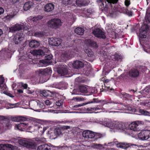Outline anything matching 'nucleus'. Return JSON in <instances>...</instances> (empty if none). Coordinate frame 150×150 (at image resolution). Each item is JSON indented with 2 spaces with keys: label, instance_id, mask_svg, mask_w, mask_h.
Wrapping results in <instances>:
<instances>
[{
  "label": "nucleus",
  "instance_id": "1",
  "mask_svg": "<svg viewBox=\"0 0 150 150\" xmlns=\"http://www.w3.org/2000/svg\"><path fill=\"white\" fill-rule=\"evenodd\" d=\"M47 23L49 27L57 29L62 25V22L59 19L54 18L50 20Z\"/></svg>",
  "mask_w": 150,
  "mask_h": 150
},
{
  "label": "nucleus",
  "instance_id": "2",
  "mask_svg": "<svg viewBox=\"0 0 150 150\" xmlns=\"http://www.w3.org/2000/svg\"><path fill=\"white\" fill-rule=\"evenodd\" d=\"M28 30V27L23 25L16 24L9 28V32L14 33L20 30Z\"/></svg>",
  "mask_w": 150,
  "mask_h": 150
},
{
  "label": "nucleus",
  "instance_id": "3",
  "mask_svg": "<svg viewBox=\"0 0 150 150\" xmlns=\"http://www.w3.org/2000/svg\"><path fill=\"white\" fill-rule=\"evenodd\" d=\"M92 33L95 37L98 38L103 39H105L106 38L104 33L99 28L94 29L93 30Z\"/></svg>",
  "mask_w": 150,
  "mask_h": 150
},
{
  "label": "nucleus",
  "instance_id": "4",
  "mask_svg": "<svg viewBox=\"0 0 150 150\" xmlns=\"http://www.w3.org/2000/svg\"><path fill=\"white\" fill-rule=\"evenodd\" d=\"M25 35L23 33H17L13 37V42L16 45H19L23 41Z\"/></svg>",
  "mask_w": 150,
  "mask_h": 150
},
{
  "label": "nucleus",
  "instance_id": "5",
  "mask_svg": "<svg viewBox=\"0 0 150 150\" xmlns=\"http://www.w3.org/2000/svg\"><path fill=\"white\" fill-rule=\"evenodd\" d=\"M115 143L117 148L125 149H126L129 147H132L134 146H136V145L133 144H132L128 143L126 142H119L117 141L115 142Z\"/></svg>",
  "mask_w": 150,
  "mask_h": 150
},
{
  "label": "nucleus",
  "instance_id": "6",
  "mask_svg": "<svg viewBox=\"0 0 150 150\" xmlns=\"http://www.w3.org/2000/svg\"><path fill=\"white\" fill-rule=\"evenodd\" d=\"M138 137L140 139H147L150 137V131L149 130L142 131L139 133Z\"/></svg>",
  "mask_w": 150,
  "mask_h": 150
},
{
  "label": "nucleus",
  "instance_id": "7",
  "mask_svg": "<svg viewBox=\"0 0 150 150\" xmlns=\"http://www.w3.org/2000/svg\"><path fill=\"white\" fill-rule=\"evenodd\" d=\"M45 59H44L40 61V62L43 64L44 66H46L51 63V59H52V54H50L45 55L44 56Z\"/></svg>",
  "mask_w": 150,
  "mask_h": 150
},
{
  "label": "nucleus",
  "instance_id": "8",
  "mask_svg": "<svg viewBox=\"0 0 150 150\" xmlns=\"http://www.w3.org/2000/svg\"><path fill=\"white\" fill-rule=\"evenodd\" d=\"M49 44L52 45L58 46L61 44V40L59 38H52L49 39Z\"/></svg>",
  "mask_w": 150,
  "mask_h": 150
},
{
  "label": "nucleus",
  "instance_id": "9",
  "mask_svg": "<svg viewBox=\"0 0 150 150\" xmlns=\"http://www.w3.org/2000/svg\"><path fill=\"white\" fill-rule=\"evenodd\" d=\"M51 68L48 67L44 69H39L37 70L36 73L40 76L46 75L49 73H51Z\"/></svg>",
  "mask_w": 150,
  "mask_h": 150
},
{
  "label": "nucleus",
  "instance_id": "10",
  "mask_svg": "<svg viewBox=\"0 0 150 150\" xmlns=\"http://www.w3.org/2000/svg\"><path fill=\"white\" fill-rule=\"evenodd\" d=\"M143 122L141 121L133 122L129 125V128L131 130L136 131L138 130L137 127L139 124H143Z\"/></svg>",
  "mask_w": 150,
  "mask_h": 150
},
{
  "label": "nucleus",
  "instance_id": "11",
  "mask_svg": "<svg viewBox=\"0 0 150 150\" xmlns=\"http://www.w3.org/2000/svg\"><path fill=\"white\" fill-rule=\"evenodd\" d=\"M129 74L130 77L132 78H136L139 75V71L137 69H133L129 71Z\"/></svg>",
  "mask_w": 150,
  "mask_h": 150
},
{
  "label": "nucleus",
  "instance_id": "12",
  "mask_svg": "<svg viewBox=\"0 0 150 150\" xmlns=\"http://www.w3.org/2000/svg\"><path fill=\"white\" fill-rule=\"evenodd\" d=\"M31 105L35 109L38 108V107L40 108H42L43 104L38 100H34L31 103Z\"/></svg>",
  "mask_w": 150,
  "mask_h": 150
},
{
  "label": "nucleus",
  "instance_id": "13",
  "mask_svg": "<svg viewBox=\"0 0 150 150\" xmlns=\"http://www.w3.org/2000/svg\"><path fill=\"white\" fill-rule=\"evenodd\" d=\"M100 124L110 128L112 129L115 127L114 123L109 120L108 121H103Z\"/></svg>",
  "mask_w": 150,
  "mask_h": 150
},
{
  "label": "nucleus",
  "instance_id": "14",
  "mask_svg": "<svg viewBox=\"0 0 150 150\" xmlns=\"http://www.w3.org/2000/svg\"><path fill=\"white\" fill-rule=\"evenodd\" d=\"M43 126L40 124L34 125V126L32 128L35 129L36 131H38V132L42 133V134L44 133L46 129L45 128L43 127Z\"/></svg>",
  "mask_w": 150,
  "mask_h": 150
},
{
  "label": "nucleus",
  "instance_id": "15",
  "mask_svg": "<svg viewBox=\"0 0 150 150\" xmlns=\"http://www.w3.org/2000/svg\"><path fill=\"white\" fill-rule=\"evenodd\" d=\"M57 72L60 76H64L68 74V71L65 68L59 67L57 69Z\"/></svg>",
  "mask_w": 150,
  "mask_h": 150
},
{
  "label": "nucleus",
  "instance_id": "16",
  "mask_svg": "<svg viewBox=\"0 0 150 150\" xmlns=\"http://www.w3.org/2000/svg\"><path fill=\"white\" fill-rule=\"evenodd\" d=\"M73 66L75 68L78 69L83 67L84 64L80 61L76 60L73 64Z\"/></svg>",
  "mask_w": 150,
  "mask_h": 150
},
{
  "label": "nucleus",
  "instance_id": "17",
  "mask_svg": "<svg viewBox=\"0 0 150 150\" xmlns=\"http://www.w3.org/2000/svg\"><path fill=\"white\" fill-rule=\"evenodd\" d=\"M89 2L88 0H77L76 4L78 6L80 7L87 5Z\"/></svg>",
  "mask_w": 150,
  "mask_h": 150
},
{
  "label": "nucleus",
  "instance_id": "18",
  "mask_svg": "<svg viewBox=\"0 0 150 150\" xmlns=\"http://www.w3.org/2000/svg\"><path fill=\"white\" fill-rule=\"evenodd\" d=\"M40 45L38 42L35 40H33L30 41L29 43L30 47L33 48H35L38 47Z\"/></svg>",
  "mask_w": 150,
  "mask_h": 150
},
{
  "label": "nucleus",
  "instance_id": "19",
  "mask_svg": "<svg viewBox=\"0 0 150 150\" xmlns=\"http://www.w3.org/2000/svg\"><path fill=\"white\" fill-rule=\"evenodd\" d=\"M33 3L31 1H28L25 2L23 6V9L25 11L29 10L33 5Z\"/></svg>",
  "mask_w": 150,
  "mask_h": 150
},
{
  "label": "nucleus",
  "instance_id": "20",
  "mask_svg": "<svg viewBox=\"0 0 150 150\" xmlns=\"http://www.w3.org/2000/svg\"><path fill=\"white\" fill-rule=\"evenodd\" d=\"M45 11L49 12L52 11L54 8V5L52 3L46 4L44 7Z\"/></svg>",
  "mask_w": 150,
  "mask_h": 150
},
{
  "label": "nucleus",
  "instance_id": "21",
  "mask_svg": "<svg viewBox=\"0 0 150 150\" xmlns=\"http://www.w3.org/2000/svg\"><path fill=\"white\" fill-rule=\"evenodd\" d=\"M86 44L92 47L97 48L98 45L96 42L94 41L88 39L86 40Z\"/></svg>",
  "mask_w": 150,
  "mask_h": 150
},
{
  "label": "nucleus",
  "instance_id": "22",
  "mask_svg": "<svg viewBox=\"0 0 150 150\" xmlns=\"http://www.w3.org/2000/svg\"><path fill=\"white\" fill-rule=\"evenodd\" d=\"M33 53L34 55L41 56V57H43L45 55V54L41 50H36L33 52Z\"/></svg>",
  "mask_w": 150,
  "mask_h": 150
},
{
  "label": "nucleus",
  "instance_id": "23",
  "mask_svg": "<svg viewBox=\"0 0 150 150\" xmlns=\"http://www.w3.org/2000/svg\"><path fill=\"white\" fill-rule=\"evenodd\" d=\"M37 150H51V149L47 144H43L38 147Z\"/></svg>",
  "mask_w": 150,
  "mask_h": 150
},
{
  "label": "nucleus",
  "instance_id": "24",
  "mask_svg": "<svg viewBox=\"0 0 150 150\" xmlns=\"http://www.w3.org/2000/svg\"><path fill=\"white\" fill-rule=\"evenodd\" d=\"M134 111L135 112H139L141 114L144 115H149L150 113L147 111L145 110L144 109H139V110L135 109Z\"/></svg>",
  "mask_w": 150,
  "mask_h": 150
},
{
  "label": "nucleus",
  "instance_id": "25",
  "mask_svg": "<svg viewBox=\"0 0 150 150\" xmlns=\"http://www.w3.org/2000/svg\"><path fill=\"white\" fill-rule=\"evenodd\" d=\"M84 51L87 54L88 56L89 57H92V59L95 58L93 52L91 49L89 48L85 49Z\"/></svg>",
  "mask_w": 150,
  "mask_h": 150
},
{
  "label": "nucleus",
  "instance_id": "26",
  "mask_svg": "<svg viewBox=\"0 0 150 150\" xmlns=\"http://www.w3.org/2000/svg\"><path fill=\"white\" fill-rule=\"evenodd\" d=\"M74 31L77 34L82 35L84 33V29L83 28L78 27L75 29Z\"/></svg>",
  "mask_w": 150,
  "mask_h": 150
},
{
  "label": "nucleus",
  "instance_id": "27",
  "mask_svg": "<svg viewBox=\"0 0 150 150\" xmlns=\"http://www.w3.org/2000/svg\"><path fill=\"white\" fill-rule=\"evenodd\" d=\"M43 18V16L39 15L33 17L31 18V20L34 22L38 23Z\"/></svg>",
  "mask_w": 150,
  "mask_h": 150
},
{
  "label": "nucleus",
  "instance_id": "28",
  "mask_svg": "<svg viewBox=\"0 0 150 150\" xmlns=\"http://www.w3.org/2000/svg\"><path fill=\"white\" fill-rule=\"evenodd\" d=\"M63 130L62 129L59 128H56L54 129V133L55 135L57 137V136L60 135L62 134V132Z\"/></svg>",
  "mask_w": 150,
  "mask_h": 150
},
{
  "label": "nucleus",
  "instance_id": "29",
  "mask_svg": "<svg viewBox=\"0 0 150 150\" xmlns=\"http://www.w3.org/2000/svg\"><path fill=\"white\" fill-rule=\"evenodd\" d=\"M79 91L80 92L83 93H86L88 92L87 88L84 86H81L79 87Z\"/></svg>",
  "mask_w": 150,
  "mask_h": 150
},
{
  "label": "nucleus",
  "instance_id": "30",
  "mask_svg": "<svg viewBox=\"0 0 150 150\" xmlns=\"http://www.w3.org/2000/svg\"><path fill=\"white\" fill-rule=\"evenodd\" d=\"M36 146V144L35 143L27 141L25 147L28 148H33Z\"/></svg>",
  "mask_w": 150,
  "mask_h": 150
},
{
  "label": "nucleus",
  "instance_id": "31",
  "mask_svg": "<svg viewBox=\"0 0 150 150\" xmlns=\"http://www.w3.org/2000/svg\"><path fill=\"white\" fill-rule=\"evenodd\" d=\"M4 79L1 76H0V88L4 90L5 88L6 85L4 83Z\"/></svg>",
  "mask_w": 150,
  "mask_h": 150
},
{
  "label": "nucleus",
  "instance_id": "32",
  "mask_svg": "<svg viewBox=\"0 0 150 150\" xmlns=\"http://www.w3.org/2000/svg\"><path fill=\"white\" fill-rule=\"evenodd\" d=\"M50 92V91L47 90V91H43L42 93V95L46 97H49L50 98L49 99H52V95L49 93V92Z\"/></svg>",
  "mask_w": 150,
  "mask_h": 150
},
{
  "label": "nucleus",
  "instance_id": "33",
  "mask_svg": "<svg viewBox=\"0 0 150 150\" xmlns=\"http://www.w3.org/2000/svg\"><path fill=\"white\" fill-rule=\"evenodd\" d=\"M13 140L16 141H18L19 144L22 146L25 147L26 146L27 141L22 139L18 140L16 139H13Z\"/></svg>",
  "mask_w": 150,
  "mask_h": 150
},
{
  "label": "nucleus",
  "instance_id": "34",
  "mask_svg": "<svg viewBox=\"0 0 150 150\" xmlns=\"http://www.w3.org/2000/svg\"><path fill=\"white\" fill-rule=\"evenodd\" d=\"M149 29V27L147 25L144 24L142 25L141 28L139 30V32L146 33Z\"/></svg>",
  "mask_w": 150,
  "mask_h": 150
},
{
  "label": "nucleus",
  "instance_id": "35",
  "mask_svg": "<svg viewBox=\"0 0 150 150\" xmlns=\"http://www.w3.org/2000/svg\"><path fill=\"white\" fill-rule=\"evenodd\" d=\"M150 93V86H146L142 91V93L144 95H147Z\"/></svg>",
  "mask_w": 150,
  "mask_h": 150
},
{
  "label": "nucleus",
  "instance_id": "36",
  "mask_svg": "<svg viewBox=\"0 0 150 150\" xmlns=\"http://www.w3.org/2000/svg\"><path fill=\"white\" fill-rule=\"evenodd\" d=\"M28 124L25 123H22L19 124L17 125V128L18 129L21 130L20 128H27V125Z\"/></svg>",
  "mask_w": 150,
  "mask_h": 150
},
{
  "label": "nucleus",
  "instance_id": "37",
  "mask_svg": "<svg viewBox=\"0 0 150 150\" xmlns=\"http://www.w3.org/2000/svg\"><path fill=\"white\" fill-rule=\"evenodd\" d=\"M94 146L96 148L100 150L103 149L104 148L103 145L100 144H95Z\"/></svg>",
  "mask_w": 150,
  "mask_h": 150
},
{
  "label": "nucleus",
  "instance_id": "38",
  "mask_svg": "<svg viewBox=\"0 0 150 150\" xmlns=\"http://www.w3.org/2000/svg\"><path fill=\"white\" fill-rule=\"evenodd\" d=\"M122 13L126 14L129 16H131L132 15V11H129L127 9H124L122 10Z\"/></svg>",
  "mask_w": 150,
  "mask_h": 150
},
{
  "label": "nucleus",
  "instance_id": "39",
  "mask_svg": "<svg viewBox=\"0 0 150 150\" xmlns=\"http://www.w3.org/2000/svg\"><path fill=\"white\" fill-rule=\"evenodd\" d=\"M5 150H14L13 146L11 144H6Z\"/></svg>",
  "mask_w": 150,
  "mask_h": 150
},
{
  "label": "nucleus",
  "instance_id": "40",
  "mask_svg": "<svg viewBox=\"0 0 150 150\" xmlns=\"http://www.w3.org/2000/svg\"><path fill=\"white\" fill-rule=\"evenodd\" d=\"M62 2L63 4L67 6L72 3V1L71 0H62Z\"/></svg>",
  "mask_w": 150,
  "mask_h": 150
},
{
  "label": "nucleus",
  "instance_id": "41",
  "mask_svg": "<svg viewBox=\"0 0 150 150\" xmlns=\"http://www.w3.org/2000/svg\"><path fill=\"white\" fill-rule=\"evenodd\" d=\"M112 57L115 60H118L122 59V56L117 54L113 55Z\"/></svg>",
  "mask_w": 150,
  "mask_h": 150
},
{
  "label": "nucleus",
  "instance_id": "42",
  "mask_svg": "<svg viewBox=\"0 0 150 150\" xmlns=\"http://www.w3.org/2000/svg\"><path fill=\"white\" fill-rule=\"evenodd\" d=\"M95 133L92 131H89L88 138H92L95 137Z\"/></svg>",
  "mask_w": 150,
  "mask_h": 150
},
{
  "label": "nucleus",
  "instance_id": "43",
  "mask_svg": "<svg viewBox=\"0 0 150 150\" xmlns=\"http://www.w3.org/2000/svg\"><path fill=\"white\" fill-rule=\"evenodd\" d=\"M118 0H106L107 1L108 4L110 6L111 5V4H113L116 3Z\"/></svg>",
  "mask_w": 150,
  "mask_h": 150
},
{
  "label": "nucleus",
  "instance_id": "44",
  "mask_svg": "<svg viewBox=\"0 0 150 150\" xmlns=\"http://www.w3.org/2000/svg\"><path fill=\"white\" fill-rule=\"evenodd\" d=\"M139 36L140 38H146V33H144V32H139Z\"/></svg>",
  "mask_w": 150,
  "mask_h": 150
},
{
  "label": "nucleus",
  "instance_id": "45",
  "mask_svg": "<svg viewBox=\"0 0 150 150\" xmlns=\"http://www.w3.org/2000/svg\"><path fill=\"white\" fill-rule=\"evenodd\" d=\"M145 20L147 23H150V13L146 14Z\"/></svg>",
  "mask_w": 150,
  "mask_h": 150
},
{
  "label": "nucleus",
  "instance_id": "46",
  "mask_svg": "<svg viewBox=\"0 0 150 150\" xmlns=\"http://www.w3.org/2000/svg\"><path fill=\"white\" fill-rule=\"evenodd\" d=\"M36 140L38 143H40L44 142L45 141V139L44 138H37L36 139Z\"/></svg>",
  "mask_w": 150,
  "mask_h": 150
},
{
  "label": "nucleus",
  "instance_id": "47",
  "mask_svg": "<svg viewBox=\"0 0 150 150\" xmlns=\"http://www.w3.org/2000/svg\"><path fill=\"white\" fill-rule=\"evenodd\" d=\"M95 137L96 138H98V139L100 138L103 137L104 136V135L103 134H100L99 133H95Z\"/></svg>",
  "mask_w": 150,
  "mask_h": 150
},
{
  "label": "nucleus",
  "instance_id": "48",
  "mask_svg": "<svg viewBox=\"0 0 150 150\" xmlns=\"http://www.w3.org/2000/svg\"><path fill=\"white\" fill-rule=\"evenodd\" d=\"M89 131H84L83 132L82 135L85 138H88Z\"/></svg>",
  "mask_w": 150,
  "mask_h": 150
},
{
  "label": "nucleus",
  "instance_id": "49",
  "mask_svg": "<svg viewBox=\"0 0 150 150\" xmlns=\"http://www.w3.org/2000/svg\"><path fill=\"white\" fill-rule=\"evenodd\" d=\"M34 126V125H33L32 126H29L28 127H27V129L29 130V132H33L35 130V129L32 128Z\"/></svg>",
  "mask_w": 150,
  "mask_h": 150
},
{
  "label": "nucleus",
  "instance_id": "50",
  "mask_svg": "<svg viewBox=\"0 0 150 150\" xmlns=\"http://www.w3.org/2000/svg\"><path fill=\"white\" fill-rule=\"evenodd\" d=\"M62 57H64V59L68 58L69 57V55L67 52H64L62 54Z\"/></svg>",
  "mask_w": 150,
  "mask_h": 150
},
{
  "label": "nucleus",
  "instance_id": "51",
  "mask_svg": "<svg viewBox=\"0 0 150 150\" xmlns=\"http://www.w3.org/2000/svg\"><path fill=\"white\" fill-rule=\"evenodd\" d=\"M56 105L59 106H60L63 104V103L61 100H59L56 103Z\"/></svg>",
  "mask_w": 150,
  "mask_h": 150
},
{
  "label": "nucleus",
  "instance_id": "52",
  "mask_svg": "<svg viewBox=\"0 0 150 150\" xmlns=\"http://www.w3.org/2000/svg\"><path fill=\"white\" fill-rule=\"evenodd\" d=\"M51 99L50 100H51ZM45 104L47 105H50L52 103V101L50 100H47L45 101Z\"/></svg>",
  "mask_w": 150,
  "mask_h": 150
},
{
  "label": "nucleus",
  "instance_id": "53",
  "mask_svg": "<svg viewBox=\"0 0 150 150\" xmlns=\"http://www.w3.org/2000/svg\"><path fill=\"white\" fill-rule=\"evenodd\" d=\"M6 144H0V150H5Z\"/></svg>",
  "mask_w": 150,
  "mask_h": 150
},
{
  "label": "nucleus",
  "instance_id": "54",
  "mask_svg": "<svg viewBox=\"0 0 150 150\" xmlns=\"http://www.w3.org/2000/svg\"><path fill=\"white\" fill-rule=\"evenodd\" d=\"M35 34L37 37H42L43 35V33L42 32H37L35 33Z\"/></svg>",
  "mask_w": 150,
  "mask_h": 150
},
{
  "label": "nucleus",
  "instance_id": "55",
  "mask_svg": "<svg viewBox=\"0 0 150 150\" xmlns=\"http://www.w3.org/2000/svg\"><path fill=\"white\" fill-rule=\"evenodd\" d=\"M19 117H13L12 118V120L15 122H19Z\"/></svg>",
  "mask_w": 150,
  "mask_h": 150
},
{
  "label": "nucleus",
  "instance_id": "56",
  "mask_svg": "<svg viewBox=\"0 0 150 150\" xmlns=\"http://www.w3.org/2000/svg\"><path fill=\"white\" fill-rule=\"evenodd\" d=\"M116 11V9L115 8H113L111 12H110L109 16L111 17H112V15L114 14V13Z\"/></svg>",
  "mask_w": 150,
  "mask_h": 150
},
{
  "label": "nucleus",
  "instance_id": "57",
  "mask_svg": "<svg viewBox=\"0 0 150 150\" xmlns=\"http://www.w3.org/2000/svg\"><path fill=\"white\" fill-rule=\"evenodd\" d=\"M20 119H19V122L25 121L27 120V118L23 117H19Z\"/></svg>",
  "mask_w": 150,
  "mask_h": 150
},
{
  "label": "nucleus",
  "instance_id": "58",
  "mask_svg": "<svg viewBox=\"0 0 150 150\" xmlns=\"http://www.w3.org/2000/svg\"><path fill=\"white\" fill-rule=\"evenodd\" d=\"M97 89L93 87L91 89V92L94 93H96L97 92Z\"/></svg>",
  "mask_w": 150,
  "mask_h": 150
},
{
  "label": "nucleus",
  "instance_id": "59",
  "mask_svg": "<svg viewBox=\"0 0 150 150\" xmlns=\"http://www.w3.org/2000/svg\"><path fill=\"white\" fill-rule=\"evenodd\" d=\"M85 12L88 14H91L92 12V10L90 9H88L85 10Z\"/></svg>",
  "mask_w": 150,
  "mask_h": 150
},
{
  "label": "nucleus",
  "instance_id": "60",
  "mask_svg": "<svg viewBox=\"0 0 150 150\" xmlns=\"http://www.w3.org/2000/svg\"><path fill=\"white\" fill-rule=\"evenodd\" d=\"M13 16L12 15L9 14L8 15L7 14V15L5 17L7 19H9L11 18H12Z\"/></svg>",
  "mask_w": 150,
  "mask_h": 150
},
{
  "label": "nucleus",
  "instance_id": "61",
  "mask_svg": "<svg viewBox=\"0 0 150 150\" xmlns=\"http://www.w3.org/2000/svg\"><path fill=\"white\" fill-rule=\"evenodd\" d=\"M4 93L11 97H14V96H13L12 94L8 92H4Z\"/></svg>",
  "mask_w": 150,
  "mask_h": 150
},
{
  "label": "nucleus",
  "instance_id": "62",
  "mask_svg": "<svg viewBox=\"0 0 150 150\" xmlns=\"http://www.w3.org/2000/svg\"><path fill=\"white\" fill-rule=\"evenodd\" d=\"M105 6L104 9L106 11H107L108 10L109 8V6L108 4H106V2H105Z\"/></svg>",
  "mask_w": 150,
  "mask_h": 150
},
{
  "label": "nucleus",
  "instance_id": "63",
  "mask_svg": "<svg viewBox=\"0 0 150 150\" xmlns=\"http://www.w3.org/2000/svg\"><path fill=\"white\" fill-rule=\"evenodd\" d=\"M4 12V9L1 7H0V15L3 14Z\"/></svg>",
  "mask_w": 150,
  "mask_h": 150
},
{
  "label": "nucleus",
  "instance_id": "64",
  "mask_svg": "<svg viewBox=\"0 0 150 150\" xmlns=\"http://www.w3.org/2000/svg\"><path fill=\"white\" fill-rule=\"evenodd\" d=\"M130 4V3L129 1H128V0H125V4L126 6H129Z\"/></svg>",
  "mask_w": 150,
  "mask_h": 150
}]
</instances>
